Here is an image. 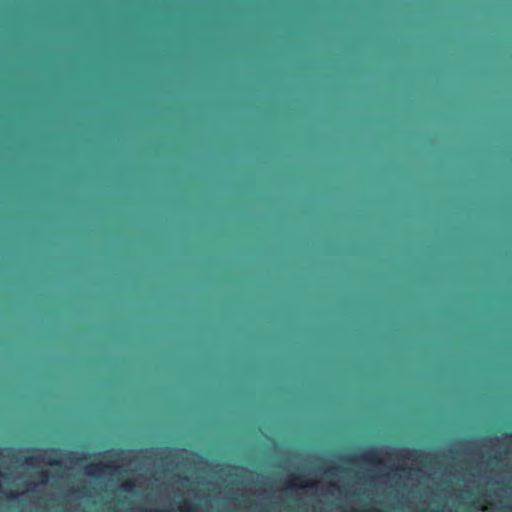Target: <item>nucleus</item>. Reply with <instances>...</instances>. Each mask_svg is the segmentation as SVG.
<instances>
[{
  "mask_svg": "<svg viewBox=\"0 0 512 512\" xmlns=\"http://www.w3.org/2000/svg\"><path fill=\"white\" fill-rule=\"evenodd\" d=\"M135 487V483L131 480H126L122 483L121 488L125 492H132Z\"/></svg>",
  "mask_w": 512,
  "mask_h": 512,
  "instance_id": "6",
  "label": "nucleus"
},
{
  "mask_svg": "<svg viewBox=\"0 0 512 512\" xmlns=\"http://www.w3.org/2000/svg\"><path fill=\"white\" fill-rule=\"evenodd\" d=\"M284 484L288 489L306 488L315 486V482L308 481L303 475L291 474L284 480Z\"/></svg>",
  "mask_w": 512,
  "mask_h": 512,
  "instance_id": "2",
  "label": "nucleus"
},
{
  "mask_svg": "<svg viewBox=\"0 0 512 512\" xmlns=\"http://www.w3.org/2000/svg\"><path fill=\"white\" fill-rule=\"evenodd\" d=\"M162 512H167L166 510H163Z\"/></svg>",
  "mask_w": 512,
  "mask_h": 512,
  "instance_id": "15",
  "label": "nucleus"
},
{
  "mask_svg": "<svg viewBox=\"0 0 512 512\" xmlns=\"http://www.w3.org/2000/svg\"><path fill=\"white\" fill-rule=\"evenodd\" d=\"M360 457L363 461L368 462V463H372V464L381 463L378 453L374 449L368 450L367 452L363 453Z\"/></svg>",
  "mask_w": 512,
  "mask_h": 512,
  "instance_id": "4",
  "label": "nucleus"
},
{
  "mask_svg": "<svg viewBox=\"0 0 512 512\" xmlns=\"http://www.w3.org/2000/svg\"><path fill=\"white\" fill-rule=\"evenodd\" d=\"M114 469L115 467L112 465L99 462L87 465L84 469V472L88 476L96 477L101 475L104 472V470H107L111 473L114 471Z\"/></svg>",
  "mask_w": 512,
  "mask_h": 512,
  "instance_id": "3",
  "label": "nucleus"
},
{
  "mask_svg": "<svg viewBox=\"0 0 512 512\" xmlns=\"http://www.w3.org/2000/svg\"><path fill=\"white\" fill-rule=\"evenodd\" d=\"M218 235L219 237L221 236V223L219 222V226H218Z\"/></svg>",
  "mask_w": 512,
  "mask_h": 512,
  "instance_id": "11",
  "label": "nucleus"
},
{
  "mask_svg": "<svg viewBox=\"0 0 512 512\" xmlns=\"http://www.w3.org/2000/svg\"><path fill=\"white\" fill-rule=\"evenodd\" d=\"M224 63V0H217V64H218V110L221 114L222 65ZM221 115H219V118ZM221 131L218 136V152L221 154Z\"/></svg>",
  "mask_w": 512,
  "mask_h": 512,
  "instance_id": "1",
  "label": "nucleus"
},
{
  "mask_svg": "<svg viewBox=\"0 0 512 512\" xmlns=\"http://www.w3.org/2000/svg\"><path fill=\"white\" fill-rule=\"evenodd\" d=\"M221 278H222L221 269L219 268V272H218V282L219 283L221 282Z\"/></svg>",
  "mask_w": 512,
  "mask_h": 512,
  "instance_id": "9",
  "label": "nucleus"
},
{
  "mask_svg": "<svg viewBox=\"0 0 512 512\" xmlns=\"http://www.w3.org/2000/svg\"><path fill=\"white\" fill-rule=\"evenodd\" d=\"M37 476L41 478V481H42L43 483H45V482L47 481V473H45V472H39V473L37 474Z\"/></svg>",
  "mask_w": 512,
  "mask_h": 512,
  "instance_id": "8",
  "label": "nucleus"
},
{
  "mask_svg": "<svg viewBox=\"0 0 512 512\" xmlns=\"http://www.w3.org/2000/svg\"><path fill=\"white\" fill-rule=\"evenodd\" d=\"M2 476V473L0 472V477Z\"/></svg>",
  "mask_w": 512,
  "mask_h": 512,
  "instance_id": "14",
  "label": "nucleus"
},
{
  "mask_svg": "<svg viewBox=\"0 0 512 512\" xmlns=\"http://www.w3.org/2000/svg\"><path fill=\"white\" fill-rule=\"evenodd\" d=\"M35 462H36V458L35 457H28L25 460V464L27 466H33L35 464Z\"/></svg>",
  "mask_w": 512,
  "mask_h": 512,
  "instance_id": "7",
  "label": "nucleus"
},
{
  "mask_svg": "<svg viewBox=\"0 0 512 512\" xmlns=\"http://www.w3.org/2000/svg\"><path fill=\"white\" fill-rule=\"evenodd\" d=\"M9 498H14L15 497V494L10 492L9 495H8Z\"/></svg>",
  "mask_w": 512,
  "mask_h": 512,
  "instance_id": "12",
  "label": "nucleus"
},
{
  "mask_svg": "<svg viewBox=\"0 0 512 512\" xmlns=\"http://www.w3.org/2000/svg\"><path fill=\"white\" fill-rule=\"evenodd\" d=\"M197 508V504L194 501L188 499H182L179 502L178 510L181 512H193Z\"/></svg>",
  "mask_w": 512,
  "mask_h": 512,
  "instance_id": "5",
  "label": "nucleus"
},
{
  "mask_svg": "<svg viewBox=\"0 0 512 512\" xmlns=\"http://www.w3.org/2000/svg\"><path fill=\"white\" fill-rule=\"evenodd\" d=\"M69 455H70V456H74V455H75V453H74V452H70V453H69Z\"/></svg>",
  "mask_w": 512,
  "mask_h": 512,
  "instance_id": "13",
  "label": "nucleus"
},
{
  "mask_svg": "<svg viewBox=\"0 0 512 512\" xmlns=\"http://www.w3.org/2000/svg\"><path fill=\"white\" fill-rule=\"evenodd\" d=\"M49 464L50 465H59L60 463L58 461L54 460V461H50Z\"/></svg>",
  "mask_w": 512,
  "mask_h": 512,
  "instance_id": "10",
  "label": "nucleus"
}]
</instances>
